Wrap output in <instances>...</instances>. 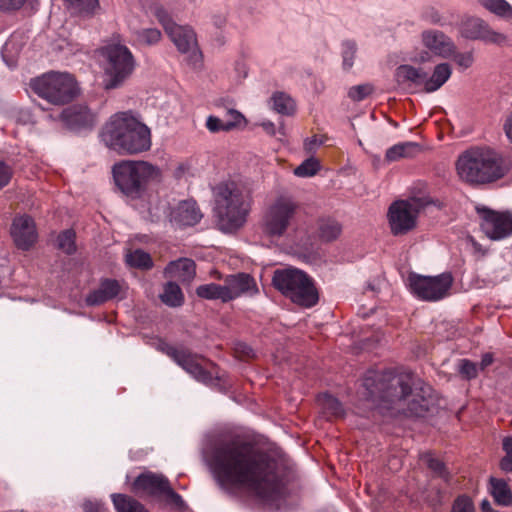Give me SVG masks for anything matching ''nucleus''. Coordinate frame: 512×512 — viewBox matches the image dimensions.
I'll return each mask as SVG.
<instances>
[{"instance_id": "obj_1", "label": "nucleus", "mask_w": 512, "mask_h": 512, "mask_svg": "<svg viewBox=\"0 0 512 512\" xmlns=\"http://www.w3.org/2000/svg\"><path fill=\"white\" fill-rule=\"evenodd\" d=\"M211 469L219 486L231 494L247 493L263 501L284 494L282 461L244 441L216 448Z\"/></svg>"}, {"instance_id": "obj_2", "label": "nucleus", "mask_w": 512, "mask_h": 512, "mask_svg": "<svg viewBox=\"0 0 512 512\" xmlns=\"http://www.w3.org/2000/svg\"><path fill=\"white\" fill-rule=\"evenodd\" d=\"M364 386L373 400L396 403L401 409L406 406L411 416H424L435 404L431 386L414 381L409 373H374L365 378Z\"/></svg>"}, {"instance_id": "obj_3", "label": "nucleus", "mask_w": 512, "mask_h": 512, "mask_svg": "<svg viewBox=\"0 0 512 512\" xmlns=\"http://www.w3.org/2000/svg\"><path fill=\"white\" fill-rule=\"evenodd\" d=\"M101 138L111 150L121 155H135L150 150V128L132 112H117L105 123Z\"/></svg>"}, {"instance_id": "obj_4", "label": "nucleus", "mask_w": 512, "mask_h": 512, "mask_svg": "<svg viewBox=\"0 0 512 512\" xmlns=\"http://www.w3.org/2000/svg\"><path fill=\"white\" fill-rule=\"evenodd\" d=\"M215 211L221 229L231 232L246 222L251 209L252 197L247 187L238 181L219 183L215 189Z\"/></svg>"}, {"instance_id": "obj_5", "label": "nucleus", "mask_w": 512, "mask_h": 512, "mask_svg": "<svg viewBox=\"0 0 512 512\" xmlns=\"http://www.w3.org/2000/svg\"><path fill=\"white\" fill-rule=\"evenodd\" d=\"M456 171L462 181L479 185L499 180L506 174L507 168L495 151L489 148H472L458 157Z\"/></svg>"}, {"instance_id": "obj_6", "label": "nucleus", "mask_w": 512, "mask_h": 512, "mask_svg": "<svg viewBox=\"0 0 512 512\" xmlns=\"http://www.w3.org/2000/svg\"><path fill=\"white\" fill-rule=\"evenodd\" d=\"M112 173L119 190L132 198L139 197L148 184L161 179V170L146 161H121L113 166Z\"/></svg>"}, {"instance_id": "obj_7", "label": "nucleus", "mask_w": 512, "mask_h": 512, "mask_svg": "<svg viewBox=\"0 0 512 512\" xmlns=\"http://www.w3.org/2000/svg\"><path fill=\"white\" fill-rule=\"evenodd\" d=\"M30 88L40 98L53 105L73 101L80 89L75 77L67 72H47L31 80Z\"/></svg>"}, {"instance_id": "obj_8", "label": "nucleus", "mask_w": 512, "mask_h": 512, "mask_svg": "<svg viewBox=\"0 0 512 512\" xmlns=\"http://www.w3.org/2000/svg\"><path fill=\"white\" fill-rule=\"evenodd\" d=\"M273 284L283 295L299 306L310 308L319 300L318 291L312 279L301 270L294 268L277 270L273 276Z\"/></svg>"}, {"instance_id": "obj_9", "label": "nucleus", "mask_w": 512, "mask_h": 512, "mask_svg": "<svg viewBox=\"0 0 512 512\" xmlns=\"http://www.w3.org/2000/svg\"><path fill=\"white\" fill-rule=\"evenodd\" d=\"M431 203L427 194H419L394 201L388 210V221L393 235H403L415 228L421 210Z\"/></svg>"}, {"instance_id": "obj_10", "label": "nucleus", "mask_w": 512, "mask_h": 512, "mask_svg": "<svg viewBox=\"0 0 512 512\" xmlns=\"http://www.w3.org/2000/svg\"><path fill=\"white\" fill-rule=\"evenodd\" d=\"M106 59L104 87L114 89L132 73L134 61L131 52L124 45L111 44L102 49Z\"/></svg>"}, {"instance_id": "obj_11", "label": "nucleus", "mask_w": 512, "mask_h": 512, "mask_svg": "<svg viewBox=\"0 0 512 512\" xmlns=\"http://www.w3.org/2000/svg\"><path fill=\"white\" fill-rule=\"evenodd\" d=\"M298 209L290 197L280 196L266 209L261 223L262 231L268 237H281L291 226Z\"/></svg>"}, {"instance_id": "obj_12", "label": "nucleus", "mask_w": 512, "mask_h": 512, "mask_svg": "<svg viewBox=\"0 0 512 512\" xmlns=\"http://www.w3.org/2000/svg\"><path fill=\"white\" fill-rule=\"evenodd\" d=\"M410 292L423 301H439L449 294L453 284L451 273H442L437 276H423L410 273L407 278Z\"/></svg>"}, {"instance_id": "obj_13", "label": "nucleus", "mask_w": 512, "mask_h": 512, "mask_svg": "<svg viewBox=\"0 0 512 512\" xmlns=\"http://www.w3.org/2000/svg\"><path fill=\"white\" fill-rule=\"evenodd\" d=\"M154 15L178 51L183 54H189L190 61L194 64L200 62L201 53L198 49L194 31L189 26H180L174 23L162 7L155 8Z\"/></svg>"}, {"instance_id": "obj_14", "label": "nucleus", "mask_w": 512, "mask_h": 512, "mask_svg": "<svg viewBox=\"0 0 512 512\" xmlns=\"http://www.w3.org/2000/svg\"><path fill=\"white\" fill-rule=\"evenodd\" d=\"M166 353L198 381L208 383L217 375L212 362L185 349L169 346Z\"/></svg>"}, {"instance_id": "obj_15", "label": "nucleus", "mask_w": 512, "mask_h": 512, "mask_svg": "<svg viewBox=\"0 0 512 512\" xmlns=\"http://www.w3.org/2000/svg\"><path fill=\"white\" fill-rule=\"evenodd\" d=\"M480 217V227L491 240H501L512 234V215L499 212L487 207H477Z\"/></svg>"}, {"instance_id": "obj_16", "label": "nucleus", "mask_w": 512, "mask_h": 512, "mask_svg": "<svg viewBox=\"0 0 512 512\" xmlns=\"http://www.w3.org/2000/svg\"><path fill=\"white\" fill-rule=\"evenodd\" d=\"M421 41L426 51L419 54L417 60L420 62L430 60L431 56L450 59L456 51L454 41L440 30L429 29L423 31Z\"/></svg>"}, {"instance_id": "obj_17", "label": "nucleus", "mask_w": 512, "mask_h": 512, "mask_svg": "<svg viewBox=\"0 0 512 512\" xmlns=\"http://www.w3.org/2000/svg\"><path fill=\"white\" fill-rule=\"evenodd\" d=\"M460 33L463 37L473 40H482L486 43L505 45L508 38L503 33L492 30L483 20L469 18L462 22Z\"/></svg>"}, {"instance_id": "obj_18", "label": "nucleus", "mask_w": 512, "mask_h": 512, "mask_svg": "<svg viewBox=\"0 0 512 512\" xmlns=\"http://www.w3.org/2000/svg\"><path fill=\"white\" fill-rule=\"evenodd\" d=\"M227 302L242 295L253 296L258 293V287L253 277L246 273L231 275L224 284Z\"/></svg>"}, {"instance_id": "obj_19", "label": "nucleus", "mask_w": 512, "mask_h": 512, "mask_svg": "<svg viewBox=\"0 0 512 512\" xmlns=\"http://www.w3.org/2000/svg\"><path fill=\"white\" fill-rule=\"evenodd\" d=\"M11 235L18 248L28 249L37 240L34 221L29 216H19L13 221Z\"/></svg>"}, {"instance_id": "obj_20", "label": "nucleus", "mask_w": 512, "mask_h": 512, "mask_svg": "<svg viewBox=\"0 0 512 512\" xmlns=\"http://www.w3.org/2000/svg\"><path fill=\"white\" fill-rule=\"evenodd\" d=\"M64 123L72 129L90 128L96 116L85 105H74L65 109L62 114Z\"/></svg>"}, {"instance_id": "obj_21", "label": "nucleus", "mask_w": 512, "mask_h": 512, "mask_svg": "<svg viewBox=\"0 0 512 512\" xmlns=\"http://www.w3.org/2000/svg\"><path fill=\"white\" fill-rule=\"evenodd\" d=\"M201 217L202 214L193 200L180 202L170 213V221L179 226L195 225Z\"/></svg>"}, {"instance_id": "obj_22", "label": "nucleus", "mask_w": 512, "mask_h": 512, "mask_svg": "<svg viewBox=\"0 0 512 512\" xmlns=\"http://www.w3.org/2000/svg\"><path fill=\"white\" fill-rule=\"evenodd\" d=\"M168 481L160 475L143 473L134 482V489L148 495H162L167 489Z\"/></svg>"}, {"instance_id": "obj_23", "label": "nucleus", "mask_w": 512, "mask_h": 512, "mask_svg": "<svg viewBox=\"0 0 512 512\" xmlns=\"http://www.w3.org/2000/svg\"><path fill=\"white\" fill-rule=\"evenodd\" d=\"M196 274V267L193 260L181 258L172 261L165 268V276L171 279H177L181 282H190Z\"/></svg>"}, {"instance_id": "obj_24", "label": "nucleus", "mask_w": 512, "mask_h": 512, "mask_svg": "<svg viewBox=\"0 0 512 512\" xmlns=\"http://www.w3.org/2000/svg\"><path fill=\"white\" fill-rule=\"evenodd\" d=\"M122 291V285L117 280H103L98 289L91 292L87 297L89 305H99L117 297Z\"/></svg>"}, {"instance_id": "obj_25", "label": "nucleus", "mask_w": 512, "mask_h": 512, "mask_svg": "<svg viewBox=\"0 0 512 512\" xmlns=\"http://www.w3.org/2000/svg\"><path fill=\"white\" fill-rule=\"evenodd\" d=\"M488 492L497 505L502 507L512 506V490L506 480L490 477L488 481Z\"/></svg>"}, {"instance_id": "obj_26", "label": "nucleus", "mask_w": 512, "mask_h": 512, "mask_svg": "<svg viewBox=\"0 0 512 512\" xmlns=\"http://www.w3.org/2000/svg\"><path fill=\"white\" fill-rule=\"evenodd\" d=\"M451 74L452 69L448 63H440L436 65L430 77H427V74L425 73L423 90L427 93L437 91L447 82Z\"/></svg>"}, {"instance_id": "obj_27", "label": "nucleus", "mask_w": 512, "mask_h": 512, "mask_svg": "<svg viewBox=\"0 0 512 512\" xmlns=\"http://www.w3.org/2000/svg\"><path fill=\"white\" fill-rule=\"evenodd\" d=\"M396 80L399 84L421 86L423 88L425 72L410 65H402L396 70Z\"/></svg>"}, {"instance_id": "obj_28", "label": "nucleus", "mask_w": 512, "mask_h": 512, "mask_svg": "<svg viewBox=\"0 0 512 512\" xmlns=\"http://www.w3.org/2000/svg\"><path fill=\"white\" fill-rule=\"evenodd\" d=\"M420 152V146L413 142L398 143L390 147L385 154L388 162H395L405 158H412Z\"/></svg>"}, {"instance_id": "obj_29", "label": "nucleus", "mask_w": 512, "mask_h": 512, "mask_svg": "<svg viewBox=\"0 0 512 512\" xmlns=\"http://www.w3.org/2000/svg\"><path fill=\"white\" fill-rule=\"evenodd\" d=\"M160 297L162 302L170 307H179L184 302V295L181 288L173 282H168L164 286V291Z\"/></svg>"}, {"instance_id": "obj_30", "label": "nucleus", "mask_w": 512, "mask_h": 512, "mask_svg": "<svg viewBox=\"0 0 512 512\" xmlns=\"http://www.w3.org/2000/svg\"><path fill=\"white\" fill-rule=\"evenodd\" d=\"M113 503L117 512H147L138 501L123 494L113 495Z\"/></svg>"}, {"instance_id": "obj_31", "label": "nucleus", "mask_w": 512, "mask_h": 512, "mask_svg": "<svg viewBox=\"0 0 512 512\" xmlns=\"http://www.w3.org/2000/svg\"><path fill=\"white\" fill-rule=\"evenodd\" d=\"M479 2L492 13L512 21V6L505 0H479Z\"/></svg>"}, {"instance_id": "obj_32", "label": "nucleus", "mask_w": 512, "mask_h": 512, "mask_svg": "<svg viewBox=\"0 0 512 512\" xmlns=\"http://www.w3.org/2000/svg\"><path fill=\"white\" fill-rule=\"evenodd\" d=\"M125 260L128 266L138 269H149L153 265L151 256L140 249L129 251Z\"/></svg>"}, {"instance_id": "obj_33", "label": "nucleus", "mask_w": 512, "mask_h": 512, "mask_svg": "<svg viewBox=\"0 0 512 512\" xmlns=\"http://www.w3.org/2000/svg\"><path fill=\"white\" fill-rule=\"evenodd\" d=\"M319 405L329 417H340L343 414L341 403L333 396L324 393L318 396Z\"/></svg>"}, {"instance_id": "obj_34", "label": "nucleus", "mask_w": 512, "mask_h": 512, "mask_svg": "<svg viewBox=\"0 0 512 512\" xmlns=\"http://www.w3.org/2000/svg\"><path fill=\"white\" fill-rule=\"evenodd\" d=\"M196 293L201 298L210 300L220 299L223 302H227L224 285L214 283L201 285L196 289Z\"/></svg>"}, {"instance_id": "obj_35", "label": "nucleus", "mask_w": 512, "mask_h": 512, "mask_svg": "<svg viewBox=\"0 0 512 512\" xmlns=\"http://www.w3.org/2000/svg\"><path fill=\"white\" fill-rule=\"evenodd\" d=\"M273 107L274 109L281 113V114H291L293 113L294 109H295V103H294V100L284 94V93H276L274 96H273Z\"/></svg>"}, {"instance_id": "obj_36", "label": "nucleus", "mask_w": 512, "mask_h": 512, "mask_svg": "<svg viewBox=\"0 0 512 512\" xmlns=\"http://www.w3.org/2000/svg\"><path fill=\"white\" fill-rule=\"evenodd\" d=\"M341 233L340 225L334 220H325L320 224L319 235L325 241L336 239Z\"/></svg>"}, {"instance_id": "obj_37", "label": "nucleus", "mask_w": 512, "mask_h": 512, "mask_svg": "<svg viewBox=\"0 0 512 512\" xmlns=\"http://www.w3.org/2000/svg\"><path fill=\"white\" fill-rule=\"evenodd\" d=\"M320 170V162L316 158H308L295 168L294 174L298 177H312Z\"/></svg>"}, {"instance_id": "obj_38", "label": "nucleus", "mask_w": 512, "mask_h": 512, "mask_svg": "<svg viewBox=\"0 0 512 512\" xmlns=\"http://www.w3.org/2000/svg\"><path fill=\"white\" fill-rule=\"evenodd\" d=\"M58 247L67 254L75 251V233L72 230H66L58 236Z\"/></svg>"}, {"instance_id": "obj_39", "label": "nucleus", "mask_w": 512, "mask_h": 512, "mask_svg": "<svg viewBox=\"0 0 512 512\" xmlns=\"http://www.w3.org/2000/svg\"><path fill=\"white\" fill-rule=\"evenodd\" d=\"M451 512H475V506L469 496H458L452 504Z\"/></svg>"}, {"instance_id": "obj_40", "label": "nucleus", "mask_w": 512, "mask_h": 512, "mask_svg": "<svg viewBox=\"0 0 512 512\" xmlns=\"http://www.w3.org/2000/svg\"><path fill=\"white\" fill-rule=\"evenodd\" d=\"M502 446H503L505 455L500 462L501 469L506 472H511L512 471V437L504 438Z\"/></svg>"}, {"instance_id": "obj_41", "label": "nucleus", "mask_w": 512, "mask_h": 512, "mask_svg": "<svg viewBox=\"0 0 512 512\" xmlns=\"http://www.w3.org/2000/svg\"><path fill=\"white\" fill-rule=\"evenodd\" d=\"M161 39V32L155 28L144 29L137 34V40L140 43L152 45L159 42Z\"/></svg>"}, {"instance_id": "obj_42", "label": "nucleus", "mask_w": 512, "mask_h": 512, "mask_svg": "<svg viewBox=\"0 0 512 512\" xmlns=\"http://www.w3.org/2000/svg\"><path fill=\"white\" fill-rule=\"evenodd\" d=\"M373 92L370 84H361L349 89L348 95L353 101H362Z\"/></svg>"}, {"instance_id": "obj_43", "label": "nucleus", "mask_w": 512, "mask_h": 512, "mask_svg": "<svg viewBox=\"0 0 512 512\" xmlns=\"http://www.w3.org/2000/svg\"><path fill=\"white\" fill-rule=\"evenodd\" d=\"M206 128L212 133L220 131L227 132L233 129V124H227L226 120H222L216 116H209L206 121Z\"/></svg>"}, {"instance_id": "obj_44", "label": "nucleus", "mask_w": 512, "mask_h": 512, "mask_svg": "<svg viewBox=\"0 0 512 512\" xmlns=\"http://www.w3.org/2000/svg\"><path fill=\"white\" fill-rule=\"evenodd\" d=\"M456 65L462 69H467L472 66L474 56L472 51L458 52L457 50L451 57Z\"/></svg>"}, {"instance_id": "obj_45", "label": "nucleus", "mask_w": 512, "mask_h": 512, "mask_svg": "<svg viewBox=\"0 0 512 512\" xmlns=\"http://www.w3.org/2000/svg\"><path fill=\"white\" fill-rule=\"evenodd\" d=\"M460 373L466 379H473L478 373L477 365L470 360L463 359L460 361Z\"/></svg>"}, {"instance_id": "obj_46", "label": "nucleus", "mask_w": 512, "mask_h": 512, "mask_svg": "<svg viewBox=\"0 0 512 512\" xmlns=\"http://www.w3.org/2000/svg\"><path fill=\"white\" fill-rule=\"evenodd\" d=\"M234 355L240 360H249L254 357L253 349L245 343H237L234 346Z\"/></svg>"}, {"instance_id": "obj_47", "label": "nucleus", "mask_w": 512, "mask_h": 512, "mask_svg": "<svg viewBox=\"0 0 512 512\" xmlns=\"http://www.w3.org/2000/svg\"><path fill=\"white\" fill-rule=\"evenodd\" d=\"M356 51L355 44L352 42L344 43L343 49V65L345 68L349 69L353 65V58Z\"/></svg>"}, {"instance_id": "obj_48", "label": "nucleus", "mask_w": 512, "mask_h": 512, "mask_svg": "<svg viewBox=\"0 0 512 512\" xmlns=\"http://www.w3.org/2000/svg\"><path fill=\"white\" fill-rule=\"evenodd\" d=\"M427 464H428V467L432 471H434L436 474H438L441 477L446 478V469H445L443 462L440 459L432 457V456H428Z\"/></svg>"}, {"instance_id": "obj_49", "label": "nucleus", "mask_w": 512, "mask_h": 512, "mask_svg": "<svg viewBox=\"0 0 512 512\" xmlns=\"http://www.w3.org/2000/svg\"><path fill=\"white\" fill-rule=\"evenodd\" d=\"M13 175L12 168L4 162H0V189L5 187Z\"/></svg>"}, {"instance_id": "obj_50", "label": "nucleus", "mask_w": 512, "mask_h": 512, "mask_svg": "<svg viewBox=\"0 0 512 512\" xmlns=\"http://www.w3.org/2000/svg\"><path fill=\"white\" fill-rule=\"evenodd\" d=\"M163 496H165V499L168 503L176 506V507H182L183 506V500L180 495L175 493L169 484L167 485V489L164 490Z\"/></svg>"}, {"instance_id": "obj_51", "label": "nucleus", "mask_w": 512, "mask_h": 512, "mask_svg": "<svg viewBox=\"0 0 512 512\" xmlns=\"http://www.w3.org/2000/svg\"><path fill=\"white\" fill-rule=\"evenodd\" d=\"M69 2L72 6L79 8L83 11L92 10L98 3V0H65Z\"/></svg>"}, {"instance_id": "obj_52", "label": "nucleus", "mask_w": 512, "mask_h": 512, "mask_svg": "<svg viewBox=\"0 0 512 512\" xmlns=\"http://www.w3.org/2000/svg\"><path fill=\"white\" fill-rule=\"evenodd\" d=\"M27 0H0V10L13 11L20 9Z\"/></svg>"}, {"instance_id": "obj_53", "label": "nucleus", "mask_w": 512, "mask_h": 512, "mask_svg": "<svg viewBox=\"0 0 512 512\" xmlns=\"http://www.w3.org/2000/svg\"><path fill=\"white\" fill-rule=\"evenodd\" d=\"M83 509L85 512H105V507L98 501L88 500L83 503Z\"/></svg>"}, {"instance_id": "obj_54", "label": "nucleus", "mask_w": 512, "mask_h": 512, "mask_svg": "<svg viewBox=\"0 0 512 512\" xmlns=\"http://www.w3.org/2000/svg\"><path fill=\"white\" fill-rule=\"evenodd\" d=\"M227 115L229 116V120H226V123L233 124V129L239 126L244 120L243 116L235 110H230Z\"/></svg>"}, {"instance_id": "obj_55", "label": "nucleus", "mask_w": 512, "mask_h": 512, "mask_svg": "<svg viewBox=\"0 0 512 512\" xmlns=\"http://www.w3.org/2000/svg\"><path fill=\"white\" fill-rule=\"evenodd\" d=\"M323 144V140L321 137L314 135L313 137L307 139L305 141V147L308 151H312L316 146Z\"/></svg>"}, {"instance_id": "obj_56", "label": "nucleus", "mask_w": 512, "mask_h": 512, "mask_svg": "<svg viewBox=\"0 0 512 512\" xmlns=\"http://www.w3.org/2000/svg\"><path fill=\"white\" fill-rule=\"evenodd\" d=\"M504 131L507 138L512 142V113L505 120Z\"/></svg>"}, {"instance_id": "obj_57", "label": "nucleus", "mask_w": 512, "mask_h": 512, "mask_svg": "<svg viewBox=\"0 0 512 512\" xmlns=\"http://www.w3.org/2000/svg\"><path fill=\"white\" fill-rule=\"evenodd\" d=\"M493 362V355L491 353H486L482 356L480 368L484 370L488 366H490Z\"/></svg>"}, {"instance_id": "obj_58", "label": "nucleus", "mask_w": 512, "mask_h": 512, "mask_svg": "<svg viewBox=\"0 0 512 512\" xmlns=\"http://www.w3.org/2000/svg\"><path fill=\"white\" fill-rule=\"evenodd\" d=\"M480 509H481V512H496V511L492 508V505H491V503L489 502V500H487V499H484V500L481 502Z\"/></svg>"}, {"instance_id": "obj_59", "label": "nucleus", "mask_w": 512, "mask_h": 512, "mask_svg": "<svg viewBox=\"0 0 512 512\" xmlns=\"http://www.w3.org/2000/svg\"><path fill=\"white\" fill-rule=\"evenodd\" d=\"M14 49V36H12L4 45L3 53L12 52Z\"/></svg>"}, {"instance_id": "obj_60", "label": "nucleus", "mask_w": 512, "mask_h": 512, "mask_svg": "<svg viewBox=\"0 0 512 512\" xmlns=\"http://www.w3.org/2000/svg\"><path fill=\"white\" fill-rule=\"evenodd\" d=\"M471 242H472V245H473V248L475 249V251L480 252L482 255L485 253V252L481 249L480 244H478L475 240L471 239Z\"/></svg>"}, {"instance_id": "obj_61", "label": "nucleus", "mask_w": 512, "mask_h": 512, "mask_svg": "<svg viewBox=\"0 0 512 512\" xmlns=\"http://www.w3.org/2000/svg\"><path fill=\"white\" fill-rule=\"evenodd\" d=\"M264 126L266 127V129H273V124L272 123H268V124H264Z\"/></svg>"}]
</instances>
